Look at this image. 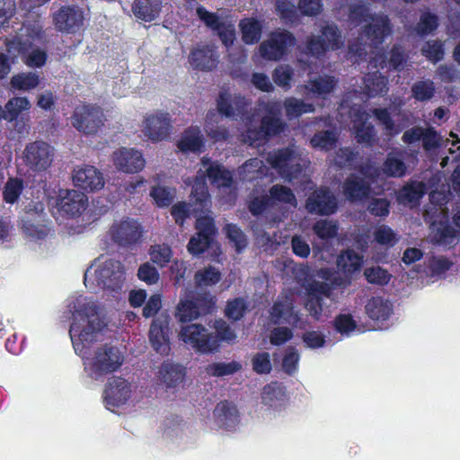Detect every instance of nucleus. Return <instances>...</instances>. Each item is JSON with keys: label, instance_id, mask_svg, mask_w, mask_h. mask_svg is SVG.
I'll list each match as a JSON object with an SVG mask.
<instances>
[{"label": "nucleus", "instance_id": "1", "mask_svg": "<svg viewBox=\"0 0 460 460\" xmlns=\"http://www.w3.org/2000/svg\"><path fill=\"white\" fill-rule=\"evenodd\" d=\"M72 314V323L69 330L71 341L76 354L84 359V371L94 380L118 370L124 362V353L116 346L103 344L94 348L92 345L99 341L105 330L107 323L100 313L94 301L78 296L69 305Z\"/></svg>", "mask_w": 460, "mask_h": 460}, {"label": "nucleus", "instance_id": "2", "mask_svg": "<svg viewBox=\"0 0 460 460\" xmlns=\"http://www.w3.org/2000/svg\"><path fill=\"white\" fill-rule=\"evenodd\" d=\"M206 177L217 188L230 187L233 182L229 171L217 162L203 157L191 190V196L195 199L194 204L179 202L172 208V216L177 224L181 225L186 217H195L198 212H204L209 207L210 199L205 181Z\"/></svg>", "mask_w": 460, "mask_h": 460}, {"label": "nucleus", "instance_id": "3", "mask_svg": "<svg viewBox=\"0 0 460 460\" xmlns=\"http://www.w3.org/2000/svg\"><path fill=\"white\" fill-rule=\"evenodd\" d=\"M349 21L354 25H358L362 22H369L364 29L362 35L366 37L369 43L362 44L354 42L349 44V53L354 54L358 58H362L367 55V48L376 47L381 44L385 38L389 36L392 32L389 18L385 14H375L372 15L369 12V8L366 5H355L351 7L349 15Z\"/></svg>", "mask_w": 460, "mask_h": 460}, {"label": "nucleus", "instance_id": "4", "mask_svg": "<svg viewBox=\"0 0 460 460\" xmlns=\"http://www.w3.org/2000/svg\"><path fill=\"white\" fill-rule=\"evenodd\" d=\"M124 279L122 264L104 256L97 258L84 273V284L93 290L100 288L110 292H119Z\"/></svg>", "mask_w": 460, "mask_h": 460}, {"label": "nucleus", "instance_id": "5", "mask_svg": "<svg viewBox=\"0 0 460 460\" xmlns=\"http://www.w3.org/2000/svg\"><path fill=\"white\" fill-rule=\"evenodd\" d=\"M42 39L41 27L38 24L23 26L17 38L7 46L9 53L21 56L24 64L31 67H40L46 62L45 51L36 48L34 42Z\"/></svg>", "mask_w": 460, "mask_h": 460}, {"label": "nucleus", "instance_id": "6", "mask_svg": "<svg viewBox=\"0 0 460 460\" xmlns=\"http://www.w3.org/2000/svg\"><path fill=\"white\" fill-rule=\"evenodd\" d=\"M308 270L304 266L296 269V278L305 289L308 298L305 303V308L314 319H319L324 312L326 305L324 299L334 301L333 286L326 280H307Z\"/></svg>", "mask_w": 460, "mask_h": 460}, {"label": "nucleus", "instance_id": "7", "mask_svg": "<svg viewBox=\"0 0 460 460\" xmlns=\"http://www.w3.org/2000/svg\"><path fill=\"white\" fill-rule=\"evenodd\" d=\"M262 106L269 115L262 118L260 128H256L252 121H249L246 132L241 134V140L243 143L259 146L266 140L267 137L275 136L284 130L286 124L280 119L274 117V112L279 111L280 104L272 102L263 103Z\"/></svg>", "mask_w": 460, "mask_h": 460}, {"label": "nucleus", "instance_id": "8", "mask_svg": "<svg viewBox=\"0 0 460 460\" xmlns=\"http://www.w3.org/2000/svg\"><path fill=\"white\" fill-rule=\"evenodd\" d=\"M362 257L353 251L341 253L337 260V266L343 277L337 276L329 269H321L316 276L331 283L333 287H346L350 283L351 276L358 272L362 265Z\"/></svg>", "mask_w": 460, "mask_h": 460}, {"label": "nucleus", "instance_id": "9", "mask_svg": "<svg viewBox=\"0 0 460 460\" xmlns=\"http://www.w3.org/2000/svg\"><path fill=\"white\" fill-rule=\"evenodd\" d=\"M344 40L341 31L334 23H327L321 29V35L310 36L306 41L308 52L319 58L327 51L336 50L343 47Z\"/></svg>", "mask_w": 460, "mask_h": 460}, {"label": "nucleus", "instance_id": "10", "mask_svg": "<svg viewBox=\"0 0 460 460\" xmlns=\"http://www.w3.org/2000/svg\"><path fill=\"white\" fill-rule=\"evenodd\" d=\"M267 161L288 181L297 178L302 172L303 159L294 146L269 153Z\"/></svg>", "mask_w": 460, "mask_h": 460}, {"label": "nucleus", "instance_id": "11", "mask_svg": "<svg viewBox=\"0 0 460 460\" xmlns=\"http://www.w3.org/2000/svg\"><path fill=\"white\" fill-rule=\"evenodd\" d=\"M181 340L202 353L217 351L218 340L204 326L198 323L185 325L180 332Z\"/></svg>", "mask_w": 460, "mask_h": 460}, {"label": "nucleus", "instance_id": "12", "mask_svg": "<svg viewBox=\"0 0 460 460\" xmlns=\"http://www.w3.org/2000/svg\"><path fill=\"white\" fill-rule=\"evenodd\" d=\"M361 174L364 179L357 175L349 177L343 185V193L348 199L360 200L370 193V182H374L380 176V170L373 164L363 166Z\"/></svg>", "mask_w": 460, "mask_h": 460}, {"label": "nucleus", "instance_id": "13", "mask_svg": "<svg viewBox=\"0 0 460 460\" xmlns=\"http://www.w3.org/2000/svg\"><path fill=\"white\" fill-rule=\"evenodd\" d=\"M54 155V148L43 141L29 143L22 152L25 165L37 172L46 171L51 165Z\"/></svg>", "mask_w": 460, "mask_h": 460}, {"label": "nucleus", "instance_id": "14", "mask_svg": "<svg viewBox=\"0 0 460 460\" xmlns=\"http://www.w3.org/2000/svg\"><path fill=\"white\" fill-rule=\"evenodd\" d=\"M296 43L295 37L287 31H276L259 47L260 55L267 60H279Z\"/></svg>", "mask_w": 460, "mask_h": 460}, {"label": "nucleus", "instance_id": "15", "mask_svg": "<svg viewBox=\"0 0 460 460\" xmlns=\"http://www.w3.org/2000/svg\"><path fill=\"white\" fill-rule=\"evenodd\" d=\"M210 206L204 212H198L196 228L197 235L193 236L188 244V251L193 255L203 252L210 244L212 236L216 234L213 218L207 215Z\"/></svg>", "mask_w": 460, "mask_h": 460}, {"label": "nucleus", "instance_id": "16", "mask_svg": "<svg viewBox=\"0 0 460 460\" xmlns=\"http://www.w3.org/2000/svg\"><path fill=\"white\" fill-rule=\"evenodd\" d=\"M72 124L84 134H93L103 124V113L99 107L92 105L76 107L72 117Z\"/></svg>", "mask_w": 460, "mask_h": 460}, {"label": "nucleus", "instance_id": "17", "mask_svg": "<svg viewBox=\"0 0 460 460\" xmlns=\"http://www.w3.org/2000/svg\"><path fill=\"white\" fill-rule=\"evenodd\" d=\"M131 385L121 377H113L106 385L104 402L106 408L114 411L116 408L127 403L131 397Z\"/></svg>", "mask_w": 460, "mask_h": 460}, {"label": "nucleus", "instance_id": "18", "mask_svg": "<svg viewBox=\"0 0 460 460\" xmlns=\"http://www.w3.org/2000/svg\"><path fill=\"white\" fill-rule=\"evenodd\" d=\"M45 216L44 206L40 202L35 203L32 208H30L25 211L22 227L27 235L34 239H41L48 234L49 229L44 224Z\"/></svg>", "mask_w": 460, "mask_h": 460}, {"label": "nucleus", "instance_id": "19", "mask_svg": "<svg viewBox=\"0 0 460 460\" xmlns=\"http://www.w3.org/2000/svg\"><path fill=\"white\" fill-rule=\"evenodd\" d=\"M111 158L115 168L125 173H136L146 164L143 155L134 148L121 147L113 152Z\"/></svg>", "mask_w": 460, "mask_h": 460}, {"label": "nucleus", "instance_id": "20", "mask_svg": "<svg viewBox=\"0 0 460 460\" xmlns=\"http://www.w3.org/2000/svg\"><path fill=\"white\" fill-rule=\"evenodd\" d=\"M270 318L274 323L298 324L300 316L299 312L295 310L293 292L279 296L270 310Z\"/></svg>", "mask_w": 460, "mask_h": 460}, {"label": "nucleus", "instance_id": "21", "mask_svg": "<svg viewBox=\"0 0 460 460\" xmlns=\"http://www.w3.org/2000/svg\"><path fill=\"white\" fill-rule=\"evenodd\" d=\"M171 117L168 112L156 111L146 117L143 132L153 141L166 138L171 130Z\"/></svg>", "mask_w": 460, "mask_h": 460}, {"label": "nucleus", "instance_id": "22", "mask_svg": "<svg viewBox=\"0 0 460 460\" xmlns=\"http://www.w3.org/2000/svg\"><path fill=\"white\" fill-rule=\"evenodd\" d=\"M149 341L158 353L167 354L170 351L169 316L167 314H160L152 322Z\"/></svg>", "mask_w": 460, "mask_h": 460}, {"label": "nucleus", "instance_id": "23", "mask_svg": "<svg viewBox=\"0 0 460 460\" xmlns=\"http://www.w3.org/2000/svg\"><path fill=\"white\" fill-rule=\"evenodd\" d=\"M75 185L86 191H96L104 187L103 174L94 166L77 167L73 172Z\"/></svg>", "mask_w": 460, "mask_h": 460}, {"label": "nucleus", "instance_id": "24", "mask_svg": "<svg viewBox=\"0 0 460 460\" xmlns=\"http://www.w3.org/2000/svg\"><path fill=\"white\" fill-rule=\"evenodd\" d=\"M305 208L310 213L331 215L337 209V199L329 190L321 188L308 197Z\"/></svg>", "mask_w": 460, "mask_h": 460}, {"label": "nucleus", "instance_id": "25", "mask_svg": "<svg viewBox=\"0 0 460 460\" xmlns=\"http://www.w3.org/2000/svg\"><path fill=\"white\" fill-rule=\"evenodd\" d=\"M141 234L140 225L136 220L128 218L115 223L111 229L112 240L120 245L136 243Z\"/></svg>", "mask_w": 460, "mask_h": 460}, {"label": "nucleus", "instance_id": "26", "mask_svg": "<svg viewBox=\"0 0 460 460\" xmlns=\"http://www.w3.org/2000/svg\"><path fill=\"white\" fill-rule=\"evenodd\" d=\"M56 28L60 31L75 32L84 23L81 9L75 6H64L54 15Z\"/></svg>", "mask_w": 460, "mask_h": 460}, {"label": "nucleus", "instance_id": "27", "mask_svg": "<svg viewBox=\"0 0 460 460\" xmlns=\"http://www.w3.org/2000/svg\"><path fill=\"white\" fill-rule=\"evenodd\" d=\"M353 131L359 143L370 145L376 136V131L372 124L368 121L370 115L360 107L354 106L350 110Z\"/></svg>", "mask_w": 460, "mask_h": 460}, {"label": "nucleus", "instance_id": "28", "mask_svg": "<svg viewBox=\"0 0 460 460\" xmlns=\"http://www.w3.org/2000/svg\"><path fill=\"white\" fill-rule=\"evenodd\" d=\"M87 202L88 199L83 192L70 190L60 194L58 206L61 213L75 217L85 210Z\"/></svg>", "mask_w": 460, "mask_h": 460}, {"label": "nucleus", "instance_id": "29", "mask_svg": "<svg viewBox=\"0 0 460 460\" xmlns=\"http://www.w3.org/2000/svg\"><path fill=\"white\" fill-rule=\"evenodd\" d=\"M452 265L453 263L444 256H433L425 261L421 269L416 271L420 279H427L428 282H434L443 278Z\"/></svg>", "mask_w": 460, "mask_h": 460}, {"label": "nucleus", "instance_id": "30", "mask_svg": "<svg viewBox=\"0 0 460 460\" xmlns=\"http://www.w3.org/2000/svg\"><path fill=\"white\" fill-rule=\"evenodd\" d=\"M438 218L434 217L432 220H429L431 222V240L444 246L456 244L459 238V232L447 223L438 220Z\"/></svg>", "mask_w": 460, "mask_h": 460}, {"label": "nucleus", "instance_id": "31", "mask_svg": "<svg viewBox=\"0 0 460 460\" xmlns=\"http://www.w3.org/2000/svg\"><path fill=\"white\" fill-rule=\"evenodd\" d=\"M247 105L248 102L244 97L228 92L221 93L217 100V110L226 117H234L243 113Z\"/></svg>", "mask_w": 460, "mask_h": 460}, {"label": "nucleus", "instance_id": "32", "mask_svg": "<svg viewBox=\"0 0 460 460\" xmlns=\"http://www.w3.org/2000/svg\"><path fill=\"white\" fill-rule=\"evenodd\" d=\"M218 54L214 46H199L195 49L190 58V64L201 70H212L218 63Z\"/></svg>", "mask_w": 460, "mask_h": 460}, {"label": "nucleus", "instance_id": "33", "mask_svg": "<svg viewBox=\"0 0 460 460\" xmlns=\"http://www.w3.org/2000/svg\"><path fill=\"white\" fill-rule=\"evenodd\" d=\"M337 81L333 76L324 75L311 77L305 84L299 88L305 89L308 95L324 98L334 90Z\"/></svg>", "mask_w": 460, "mask_h": 460}, {"label": "nucleus", "instance_id": "34", "mask_svg": "<svg viewBox=\"0 0 460 460\" xmlns=\"http://www.w3.org/2000/svg\"><path fill=\"white\" fill-rule=\"evenodd\" d=\"M161 8L162 0H135L132 4L135 16L145 22H151L157 18Z\"/></svg>", "mask_w": 460, "mask_h": 460}, {"label": "nucleus", "instance_id": "35", "mask_svg": "<svg viewBox=\"0 0 460 460\" xmlns=\"http://www.w3.org/2000/svg\"><path fill=\"white\" fill-rule=\"evenodd\" d=\"M262 402L274 410H280L286 405L287 394L282 385L271 383L264 386L261 395Z\"/></svg>", "mask_w": 460, "mask_h": 460}, {"label": "nucleus", "instance_id": "36", "mask_svg": "<svg viewBox=\"0 0 460 460\" xmlns=\"http://www.w3.org/2000/svg\"><path fill=\"white\" fill-rule=\"evenodd\" d=\"M157 377L166 387H175L183 380L184 370L180 365L166 361L161 365Z\"/></svg>", "mask_w": 460, "mask_h": 460}, {"label": "nucleus", "instance_id": "37", "mask_svg": "<svg viewBox=\"0 0 460 460\" xmlns=\"http://www.w3.org/2000/svg\"><path fill=\"white\" fill-rule=\"evenodd\" d=\"M364 92L368 97L385 94L388 92L387 78L378 71L367 73L364 77Z\"/></svg>", "mask_w": 460, "mask_h": 460}, {"label": "nucleus", "instance_id": "38", "mask_svg": "<svg viewBox=\"0 0 460 460\" xmlns=\"http://www.w3.org/2000/svg\"><path fill=\"white\" fill-rule=\"evenodd\" d=\"M201 314L200 301L189 296L181 298L176 310L175 317L181 323L192 321Z\"/></svg>", "mask_w": 460, "mask_h": 460}, {"label": "nucleus", "instance_id": "39", "mask_svg": "<svg viewBox=\"0 0 460 460\" xmlns=\"http://www.w3.org/2000/svg\"><path fill=\"white\" fill-rule=\"evenodd\" d=\"M203 144L200 129L198 127H190L183 133L178 147L183 152H200Z\"/></svg>", "mask_w": 460, "mask_h": 460}, {"label": "nucleus", "instance_id": "40", "mask_svg": "<svg viewBox=\"0 0 460 460\" xmlns=\"http://www.w3.org/2000/svg\"><path fill=\"white\" fill-rule=\"evenodd\" d=\"M218 425L225 429H230L238 423V414L234 407L230 406L227 402H220L214 411Z\"/></svg>", "mask_w": 460, "mask_h": 460}, {"label": "nucleus", "instance_id": "41", "mask_svg": "<svg viewBox=\"0 0 460 460\" xmlns=\"http://www.w3.org/2000/svg\"><path fill=\"white\" fill-rule=\"evenodd\" d=\"M30 108L31 103L26 97H13L4 105L1 119L10 122L14 121L22 111H28Z\"/></svg>", "mask_w": 460, "mask_h": 460}, {"label": "nucleus", "instance_id": "42", "mask_svg": "<svg viewBox=\"0 0 460 460\" xmlns=\"http://www.w3.org/2000/svg\"><path fill=\"white\" fill-rule=\"evenodd\" d=\"M426 185L421 181H412L401 190L398 199L404 205L414 206L426 192Z\"/></svg>", "mask_w": 460, "mask_h": 460}, {"label": "nucleus", "instance_id": "43", "mask_svg": "<svg viewBox=\"0 0 460 460\" xmlns=\"http://www.w3.org/2000/svg\"><path fill=\"white\" fill-rule=\"evenodd\" d=\"M242 368V365L235 361L214 362L205 367L204 372L208 376L224 377L234 375Z\"/></svg>", "mask_w": 460, "mask_h": 460}, {"label": "nucleus", "instance_id": "44", "mask_svg": "<svg viewBox=\"0 0 460 460\" xmlns=\"http://www.w3.org/2000/svg\"><path fill=\"white\" fill-rule=\"evenodd\" d=\"M366 311L368 316L374 320H385L392 312V305L381 297H373L367 302Z\"/></svg>", "mask_w": 460, "mask_h": 460}, {"label": "nucleus", "instance_id": "45", "mask_svg": "<svg viewBox=\"0 0 460 460\" xmlns=\"http://www.w3.org/2000/svg\"><path fill=\"white\" fill-rule=\"evenodd\" d=\"M430 203L433 208L426 209V217L432 220L434 217H446L447 211L445 205L447 202V197L443 191H431L429 194Z\"/></svg>", "mask_w": 460, "mask_h": 460}, {"label": "nucleus", "instance_id": "46", "mask_svg": "<svg viewBox=\"0 0 460 460\" xmlns=\"http://www.w3.org/2000/svg\"><path fill=\"white\" fill-rule=\"evenodd\" d=\"M39 75L33 72H22L12 76L10 81L11 88L16 91H30L38 86Z\"/></svg>", "mask_w": 460, "mask_h": 460}, {"label": "nucleus", "instance_id": "47", "mask_svg": "<svg viewBox=\"0 0 460 460\" xmlns=\"http://www.w3.org/2000/svg\"><path fill=\"white\" fill-rule=\"evenodd\" d=\"M243 40L246 44L258 42L261 36V25L254 19H243L240 22Z\"/></svg>", "mask_w": 460, "mask_h": 460}, {"label": "nucleus", "instance_id": "48", "mask_svg": "<svg viewBox=\"0 0 460 460\" xmlns=\"http://www.w3.org/2000/svg\"><path fill=\"white\" fill-rule=\"evenodd\" d=\"M270 200L272 204L282 203L296 207V199L292 190L283 185L276 184L270 190Z\"/></svg>", "mask_w": 460, "mask_h": 460}, {"label": "nucleus", "instance_id": "49", "mask_svg": "<svg viewBox=\"0 0 460 460\" xmlns=\"http://www.w3.org/2000/svg\"><path fill=\"white\" fill-rule=\"evenodd\" d=\"M383 173L389 177H402L406 172L403 161L395 154H389L383 165Z\"/></svg>", "mask_w": 460, "mask_h": 460}, {"label": "nucleus", "instance_id": "50", "mask_svg": "<svg viewBox=\"0 0 460 460\" xmlns=\"http://www.w3.org/2000/svg\"><path fill=\"white\" fill-rule=\"evenodd\" d=\"M284 106L286 109V114L288 118H296L304 113L313 112L314 111L313 104L306 103L304 101L296 98L286 99Z\"/></svg>", "mask_w": 460, "mask_h": 460}, {"label": "nucleus", "instance_id": "51", "mask_svg": "<svg viewBox=\"0 0 460 460\" xmlns=\"http://www.w3.org/2000/svg\"><path fill=\"white\" fill-rule=\"evenodd\" d=\"M337 133L332 129L322 130L314 134L311 138V144L314 148L329 150L335 146Z\"/></svg>", "mask_w": 460, "mask_h": 460}, {"label": "nucleus", "instance_id": "52", "mask_svg": "<svg viewBox=\"0 0 460 460\" xmlns=\"http://www.w3.org/2000/svg\"><path fill=\"white\" fill-rule=\"evenodd\" d=\"M373 113L379 124L383 126L386 135L394 136L401 132L402 128L394 123L387 109H375Z\"/></svg>", "mask_w": 460, "mask_h": 460}, {"label": "nucleus", "instance_id": "53", "mask_svg": "<svg viewBox=\"0 0 460 460\" xmlns=\"http://www.w3.org/2000/svg\"><path fill=\"white\" fill-rule=\"evenodd\" d=\"M313 230L319 238L328 240L336 236L338 226L334 221L321 219L314 225Z\"/></svg>", "mask_w": 460, "mask_h": 460}, {"label": "nucleus", "instance_id": "54", "mask_svg": "<svg viewBox=\"0 0 460 460\" xmlns=\"http://www.w3.org/2000/svg\"><path fill=\"white\" fill-rule=\"evenodd\" d=\"M218 114L216 111H209L207 115L205 129L207 134L216 141L224 140L227 137L228 132L226 128L215 126L212 122L217 120Z\"/></svg>", "mask_w": 460, "mask_h": 460}, {"label": "nucleus", "instance_id": "55", "mask_svg": "<svg viewBox=\"0 0 460 460\" xmlns=\"http://www.w3.org/2000/svg\"><path fill=\"white\" fill-rule=\"evenodd\" d=\"M198 17L211 30L217 31L226 20L215 13L208 12L203 6H198L196 9Z\"/></svg>", "mask_w": 460, "mask_h": 460}, {"label": "nucleus", "instance_id": "56", "mask_svg": "<svg viewBox=\"0 0 460 460\" xmlns=\"http://www.w3.org/2000/svg\"><path fill=\"white\" fill-rule=\"evenodd\" d=\"M150 195L158 207H167L173 200L175 190L164 186H156L153 188Z\"/></svg>", "mask_w": 460, "mask_h": 460}, {"label": "nucleus", "instance_id": "57", "mask_svg": "<svg viewBox=\"0 0 460 460\" xmlns=\"http://www.w3.org/2000/svg\"><path fill=\"white\" fill-rule=\"evenodd\" d=\"M221 279V274L215 267H208L199 270L195 275V279L199 287H207L217 284Z\"/></svg>", "mask_w": 460, "mask_h": 460}, {"label": "nucleus", "instance_id": "58", "mask_svg": "<svg viewBox=\"0 0 460 460\" xmlns=\"http://www.w3.org/2000/svg\"><path fill=\"white\" fill-rule=\"evenodd\" d=\"M151 261L160 267L165 266L172 258V250L165 244H156L150 248Z\"/></svg>", "mask_w": 460, "mask_h": 460}, {"label": "nucleus", "instance_id": "59", "mask_svg": "<svg viewBox=\"0 0 460 460\" xmlns=\"http://www.w3.org/2000/svg\"><path fill=\"white\" fill-rule=\"evenodd\" d=\"M277 12L286 22H295L298 19L297 9L294 4L287 0H279L276 4Z\"/></svg>", "mask_w": 460, "mask_h": 460}, {"label": "nucleus", "instance_id": "60", "mask_svg": "<svg viewBox=\"0 0 460 460\" xmlns=\"http://www.w3.org/2000/svg\"><path fill=\"white\" fill-rule=\"evenodd\" d=\"M376 243L381 245L394 246L399 240L397 234L387 226H380L374 232Z\"/></svg>", "mask_w": 460, "mask_h": 460}, {"label": "nucleus", "instance_id": "61", "mask_svg": "<svg viewBox=\"0 0 460 460\" xmlns=\"http://www.w3.org/2000/svg\"><path fill=\"white\" fill-rule=\"evenodd\" d=\"M437 27V16L429 12H426L421 14L420 22L415 28V31L417 34L424 36L435 31Z\"/></svg>", "mask_w": 460, "mask_h": 460}, {"label": "nucleus", "instance_id": "62", "mask_svg": "<svg viewBox=\"0 0 460 460\" xmlns=\"http://www.w3.org/2000/svg\"><path fill=\"white\" fill-rule=\"evenodd\" d=\"M412 95L419 101L429 100L434 94V84L430 80L420 81L413 84Z\"/></svg>", "mask_w": 460, "mask_h": 460}, {"label": "nucleus", "instance_id": "63", "mask_svg": "<svg viewBox=\"0 0 460 460\" xmlns=\"http://www.w3.org/2000/svg\"><path fill=\"white\" fill-rule=\"evenodd\" d=\"M364 276L369 283L385 285L389 282L391 275L379 266L367 268Z\"/></svg>", "mask_w": 460, "mask_h": 460}, {"label": "nucleus", "instance_id": "64", "mask_svg": "<svg viewBox=\"0 0 460 460\" xmlns=\"http://www.w3.org/2000/svg\"><path fill=\"white\" fill-rule=\"evenodd\" d=\"M263 162L258 158L247 161L241 168L240 173L244 179L252 180L262 174Z\"/></svg>", "mask_w": 460, "mask_h": 460}]
</instances>
